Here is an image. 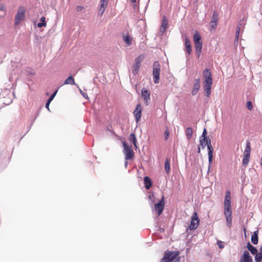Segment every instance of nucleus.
Returning a JSON list of instances; mask_svg holds the SVG:
<instances>
[{"label": "nucleus", "instance_id": "nucleus-34", "mask_svg": "<svg viewBox=\"0 0 262 262\" xmlns=\"http://www.w3.org/2000/svg\"><path fill=\"white\" fill-rule=\"evenodd\" d=\"M240 31H241L240 27H237L236 29V38L235 39V42H237L238 41Z\"/></svg>", "mask_w": 262, "mask_h": 262}, {"label": "nucleus", "instance_id": "nucleus-1", "mask_svg": "<svg viewBox=\"0 0 262 262\" xmlns=\"http://www.w3.org/2000/svg\"><path fill=\"white\" fill-rule=\"evenodd\" d=\"M231 193L228 190L226 192L225 200L224 202V214L226 219L227 226L230 228L232 226V209L231 206Z\"/></svg>", "mask_w": 262, "mask_h": 262}, {"label": "nucleus", "instance_id": "nucleus-44", "mask_svg": "<svg viewBox=\"0 0 262 262\" xmlns=\"http://www.w3.org/2000/svg\"><path fill=\"white\" fill-rule=\"evenodd\" d=\"M4 9H5L4 5L3 4L0 5V11H4Z\"/></svg>", "mask_w": 262, "mask_h": 262}, {"label": "nucleus", "instance_id": "nucleus-47", "mask_svg": "<svg viewBox=\"0 0 262 262\" xmlns=\"http://www.w3.org/2000/svg\"><path fill=\"white\" fill-rule=\"evenodd\" d=\"M132 3H135L136 2V0H130Z\"/></svg>", "mask_w": 262, "mask_h": 262}, {"label": "nucleus", "instance_id": "nucleus-11", "mask_svg": "<svg viewBox=\"0 0 262 262\" xmlns=\"http://www.w3.org/2000/svg\"><path fill=\"white\" fill-rule=\"evenodd\" d=\"M133 113L135 117L136 122L138 123L140 120L142 113V106L140 104H138L137 105Z\"/></svg>", "mask_w": 262, "mask_h": 262}, {"label": "nucleus", "instance_id": "nucleus-7", "mask_svg": "<svg viewBox=\"0 0 262 262\" xmlns=\"http://www.w3.org/2000/svg\"><path fill=\"white\" fill-rule=\"evenodd\" d=\"M160 73V66L158 61H155L153 64V77L154 81L155 83L159 82V75Z\"/></svg>", "mask_w": 262, "mask_h": 262}, {"label": "nucleus", "instance_id": "nucleus-18", "mask_svg": "<svg viewBox=\"0 0 262 262\" xmlns=\"http://www.w3.org/2000/svg\"><path fill=\"white\" fill-rule=\"evenodd\" d=\"M218 16L215 13L213 14L212 19L210 23V27L212 29H215L217 25Z\"/></svg>", "mask_w": 262, "mask_h": 262}, {"label": "nucleus", "instance_id": "nucleus-8", "mask_svg": "<svg viewBox=\"0 0 262 262\" xmlns=\"http://www.w3.org/2000/svg\"><path fill=\"white\" fill-rule=\"evenodd\" d=\"M199 223L200 220L198 217V213L196 212H194L191 217L190 224L189 226V229L190 230L196 229L199 225Z\"/></svg>", "mask_w": 262, "mask_h": 262}, {"label": "nucleus", "instance_id": "nucleus-30", "mask_svg": "<svg viewBox=\"0 0 262 262\" xmlns=\"http://www.w3.org/2000/svg\"><path fill=\"white\" fill-rule=\"evenodd\" d=\"M65 84H75L74 79L71 76H69L64 81Z\"/></svg>", "mask_w": 262, "mask_h": 262}, {"label": "nucleus", "instance_id": "nucleus-14", "mask_svg": "<svg viewBox=\"0 0 262 262\" xmlns=\"http://www.w3.org/2000/svg\"><path fill=\"white\" fill-rule=\"evenodd\" d=\"M212 83L213 82H203V88L205 95L207 97H209L211 94Z\"/></svg>", "mask_w": 262, "mask_h": 262}, {"label": "nucleus", "instance_id": "nucleus-46", "mask_svg": "<svg viewBox=\"0 0 262 262\" xmlns=\"http://www.w3.org/2000/svg\"><path fill=\"white\" fill-rule=\"evenodd\" d=\"M200 151H201L200 147V146H199V147H198V153H200Z\"/></svg>", "mask_w": 262, "mask_h": 262}, {"label": "nucleus", "instance_id": "nucleus-37", "mask_svg": "<svg viewBox=\"0 0 262 262\" xmlns=\"http://www.w3.org/2000/svg\"><path fill=\"white\" fill-rule=\"evenodd\" d=\"M217 245L220 249H223L224 247L223 242L221 241H217Z\"/></svg>", "mask_w": 262, "mask_h": 262}, {"label": "nucleus", "instance_id": "nucleus-32", "mask_svg": "<svg viewBox=\"0 0 262 262\" xmlns=\"http://www.w3.org/2000/svg\"><path fill=\"white\" fill-rule=\"evenodd\" d=\"M129 139L130 141L133 142L135 147L136 148H137V139H136L135 135L134 134H133V133L131 134L130 135V136H129Z\"/></svg>", "mask_w": 262, "mask_h": 262}, {"label": "nucleus", "instance_id": "nucleus-23", "mask_svg": "<svg viewBox=\"0 0 262 262\" xmlns=\"http://www.w3.org/2000/svg\"><path fill=\"white\" fill-rule=\"evenodd\" d=\"M258 231L257 230L255 231L251 236V242L254 245L257 244L258 242Z\"/></svg>", "mask_w": 262, "mask_h": 262}, {"label": "nucleus", "instance_id": "nucleus-26", "mask_svg": "<svg viewBox=\"0 0 262 262\" xmlns=\"http://www.w3.org/2000/svg\"><path fill=\"white\" fill-rule=\"evenodd\" d=\"M259 252L255 255V262H261L262 261V247L259 249Z\"/></svg>", "mask_w": 262, "mask_h": 262}, {"label": "nucleus", "instance_id": "nucleus-36", "mask_svg": "<svg viewBox=\"0 0 262 262\" xmlns=\"http://www.w3.org/2000/svg\"><path fill=\"white\" fill-rule=\"evenodd\" d=\"M169 136V132L168 129L167 128H166V129L165 130V131L164 132L165 140H167L168 139Z\"/></svg>", "mask_w": 262, "mask_h": 262}, {"label": "nucleus", "instance_id": "nucleus-24", "mask_svg": "<svg viewBox=\"0 0 262 262\" xmlns=\"http://www.w3.org/2000/svg\"><path fill=\"white\" fill-rule=\"evenodd\" d=\"M144 182L146 189H148L151 187L152 183L148 177L146 176L144 178Z\"/></svg>", "mask_w": 262, "mask_h": 262}, {"label": "nucleus", "instance_id": "nucleus-4", "mask_svg": "<svg viewBox=\"0 0 262 262\" xmlns=\"http://www.w3.org/2000/svg\"><path fill=\"white\" fill-rule=\"evenodd\" d=\"M25 9L23 7H19L17 10V14L15 17V25H18L23 20L25 19Z\"/></svg>", "mask_w": 262, "mask_h": 262}, {"label": "nucleus", "instance_id": "nucleus-42", "mask_svg": "<svg viewBox=\"0 0 262 262\" xmlns=\"http://www.w3.org/2000/svg\"><path fill=\"white\" fill-rule=\"evenodd\" d=\"M84 9V7L82 6H78L76 7V10L78 12L81 11Z\"/></svg>", "mask_w": 262, "mask_h": 262}, {"label": "nucleus", "instance_id": "nucleus-33", "mask_svg": "<svg viewBox=\"0 0 262 262\" xmlns=\"http://www.w3.org/2000/svg\"><path fill=\"white\" fill-rule=\"evenodd\" d=\"M144 58V56L143 55H139L135 59V63L140 64L141 62H142Z\"/></svg>", "mask_w": 262, "mask_h": 262}, {"label": "nucleus", "instance_id": "nucleus-19", "mask_svg": "<svg viewBox=\"0 0 262 262\" xmlns=\"http://www.w3.org/2000/svg\"><path fill=\"white\" fill-rule=\"evenodd\" d=\"M185 46L186 52L188 54H190L192 51L191 43L189 39L187 37L185 39Z\"/></svg>", "mask_w": 262, "mask_h": 262}, {"label": "nucleus", "instance_id": "nucleus-27", "mask_svg": "<svg viewBox=\"0 0 262 262\" xmlns=\"http://www.w3.org/2000/svg\"><path fill=\"white\" fill-rule=\"evenodd\" d=\"M247 248L252 254H256L257 252L256 248L251 245L250 243H248L247 245Z\"/></svg>", "mask_w": 262, "mask_h": 262}, {"label": "nucleus", "instance_id": "nucleus-31", "mask_svg": "<svg viewBox=\"0 0 262 262\" xmlns=\"http://www.w3.org/2000/svg\"><path fill=\"white\" fill-rule=\"evenodd\" d=\"M41 23H39L37 24V27L38 28H41L42 27H46L47 23L46 21V17L45 16H42L40 18Z\"/></svg>", "mask_w": 262, "mask_h": 262}, {"label": "nucleus", "instance_id": "nucleus-16", "mask_svg": "<svg viewBox=\"0 0 262 262\" xmlns=\"http://www.w3.org/2000/svg\"><path fill=\"white\" fill-rule=\"evenodd\" d=\"M239 261L242 262H253L252 257L250 256L248 251H245L241 257Z\"/></svg>", "mask_w": 262, "mask_h": 262}, {"label": "nucleus", "instance_id": "nucleus-29", "mask_svg": "<svg viewBox=\"0 0 262 262\" xmlns=\"http://www.w3.org/2000/svg\"><path fill=\"white\" fill-rule=\"evenodd\" d=\"M140 64L135 63L133 66L132 73L134 75H136L140 69Z\"/></svg>", "mask_w": 262, "mask_h": 262}, {"label": "nucleus", "instance_id": "nucleus-10", "mask_svg": "<svg viewBox=\"0 0 262 262\" xmlns=\"http://www.w3.org/2000/svg\"><path fill=\"white\" fill-rule=\"evenodd\" d=\"M207 148H208V161H209V167L208 171L209 172L210 170V168L211 167V165L212 164V161L213 158V148L211 144V140H209V143L207 144Z\"/></svg>", "mask_w": 262, "mask_h": 262}, {"label": "nucleus", "instance_id": "nucleus-35", "mask_svg": "<svg viewBox=\"0 0 262 262\" xmlns=\"http://www.w3.org/2000/svg\"><path fill=\"white\" fill-rule=\"evenodd\" d=\"M246 106L247 108L250 111L253 109L252 103L250 101H249L247 102Z\"/></svg>", "mask_w": 262, "mask_h": 262}, {"label": "nucleus", "instance_id": "nucleus-28", "mask_svg": "<svg viewBox=\"0 0 262 262\" xmlns=\"http://www.w3.org/2000/svg\"><path fill=\"white\" fill-rule=\"evenodd\" d=\"M193 134L192 129L191 127H188L186 129V136L188 140H190Z\"/></svg>", "mask_w": 262, "mask_h": 262}, {"label": "nucleus", "instance_id": "nucleus-43", "mask_svg": "<svg viewBox=\"0 0 262 262\" xmlns=\"http://www.w3.org/2000/svg\"><path fill=\"white\" fill-rule=\"evenodd\" d=\"M51 101H49V100H48L47 103H46V107L48 110H49V104L50 103Z\"/></svg>", "mask_w": 262, "mask_h": 262}, {"label": "nucleus", "instance_id": "nucleus-48", "mask_svg": "<svg viewBox=\"0 0 262 262\" xmlns=\"http://www.w3.org/2000/svg\"><path fill=\"white\" fill-rule=\"evenodd\" d=\"M239 262H242V261H239Z\"/></svg>", "mask_w": 262, "mask_h": 262}, {"label": "nucleus", "instance_id": "nucleus-12", "mask_svg": "<svg viewBox=\"0 0 262 262\" xmlns=\"http://www.w3.org/2000/svg\"><path fill=\"white\" fill-rule=\"evenodd\" d=\"M203 82H213L211 71L208 69H206L203 73Z\"/></svg>", "mask_w": 262, "mask_h": 262}, {"label": "nucleus", "instance_id": "nucleus-41", "mask_svg": "<svg viewBox=\"0 0 262 262\" xmlns=\"http://www.w3.org/2000/svg\"><path fill=\"white\" fill-rule=\"evenodd\" d=\"M207 129H206V128H205L203 130L202 135L201 137H202V138L207 137Z\"/></svg>", "mask_w": 262, "mask_h": 262}, {"label": "nucleus", "instance_id": "nucleus-17", "mask_svg": "<svg viewBox=\"0 0 262 262\" xmlns=\"http://www.w3.org/2000/svg\"><path fill=\"white\" fill-rule=\"evenodd\" d=\"M200 88V79H195V82L193 84V88H192V92H191L192 95H195L198 93Z\"/></svg>", "mask_w": 262, "mask_h": 262}, {"label": "nucleus", "instance_id": "nucleus-15", "mask_svg": "<svg viewBox=\"0 0 262 262\" xmlns=\"http://www.w3.org/2000/svg\"><path fill=\"white\" fill-rule=\"evenodd\" d=\"M108 0H100L99 8L98 9V14L102 15L107 6Z\"/></svg>", "mask_w": 262, "mask_h": 262}, {"label": "nucleus", "instance_id": "nucleus-40", "mask_svg": "<svg viewBox=\"0 0 262 262\" xmlns=\"http://www.w3.org/2000/svg\"><path fill=\"white\" fill-rule=\"evenodd\" d=\"M57 92V91H55L53 94L51 96V97H50V98L48 100L50 101H52V100L54 99V97L55 96V95H56V93Z\"/></svg>", "mask_w": 262, "mask_h": 262}, {"label": "nucleus", "instance_id": "nucleus-22", "mask_svg": "<svg viewBox=\"0 0 262 262\" xmlns=\"http://www.w3.org/2000/svg\"><path fill=\"white\" fill-rule=\"evenodd\" d=\"M123 40L128 46H130L132 45L133 38L128 34H126L123 35Z\"/></svg>", "mask_w": 262, "mask_h": 262}, {"label": "nucleus", "instance_id": "nucleus-25", "mask_svg": "<svg viewBox=\"0 0 262 262\" xmlns=\"http://www.w3.org/2000/svg\"><path fill=\"white\" fill-rule=\"evenodd\" d=\"M170 160L169 158H166L165 162V169L167 174H169L170 170Z\"/></svg>", "mask_w": 262, "mask_h": 262}, {"label": "nucleus", "instance_id": "nucleus-45", "mask_svg": "<svg viewBox=\"0 0 262 262\" xmlns=\"http://www.w3.org/2000/svg\"><path fill=\"white\" fill-rule=\"evenodd\" d=\"M174 262H180V258L179 257L178 258L176 259Z\"/></svg>", "mask_w": 262, "mask_h": 262}, {"label": "nucleus", "instance_id": "nucleus-13", "mask_svg": "<svg viewBox=\"0 0 262 262\" xmlns=\"http://www.w3.org/2000/svg\"><path fill=\"white\" fill-rule=\"evenodd\" d=\"M141 96L143 98L146 105H148L150 100L149 92L145 88H143L141 91Z\"/></svg>", "mask_w": 262, "mask_h": 262}, {"label": "nucleus", "instance_id": "nucleus-5", "mask_svg": "<svg viewBox=\"0 0 262 262\" xmlns=\"http://www.w3.org/2000/svg\"><path fill=\"white\" fill-rule=\"evenodd\" d=\"M124 148L123 153L125 155V159L127 160H130L134 156V152L131 146L127 145L125 142L123 143Z\"/></svg>", "mask_w": 262, "mask_h": 262}, {"label": "nucleus", "instance_id": "nucleus-2", "mask_svg": "<svg viewBox=\"0 0 262 262\" xmlns=\"http://www.w3.org/2000/svg\"><path fill=\"white\" fill-rule=\"evenodd\" d=\"M193 40L196 56L199 58L201 54L203 43L201 41V35L198 31H196L193 35Z\"/></svg>", "mask_w": 262, "mask_h": 262}, {"label": "nucleus", "instance_id": "nucleus-6", "mask_svg": "<svg viewBox=\"0 0 262 262\" xmlns=\"http://www.w3.org/2000/svg\"><path fill=\"white\" fill-rule=\"evenodd\" d=\"M251 154V144L249 142H247L246 143V149L244 152V157L243 159V164L244 166L247 165L248 164Z\"/></svg>", "mask_w": 262, "mask_h": 262}, {"label": "nucleus", "instance_id": "nucleus-9", "mask_svg": "<svg viewBox=\"0 0 262 262\" xmlns=\"http://www.w3.org/2000/svg\"><path fill=\"white\" fill-rule=\"evenodd\" d=\"M164 206H165L164 196L163 195L162 196L161 201L159 203L155 204V210L157 212L158 215H160L163 212V210L164 208Z\"/></svg>", "mask_w": 262, "mask_h": 262}, {"label": "nucleus", "instance_id": "nucleus-3", "mask_svg": "<svg viewBox=\"0 0 262 262\" xmlns=\"http://www.w3.org/2000/svg\"><path fill=\"white\" fill-rule=\"evenodd\" d=\"M180 255V252L178 251H171L167 250L165 252L163 258L161 259V262H172L175 260Z\"/></svg>", "mask_w": 262, "mask_h": 262}, {"label": "nucleus", "instance_id": "nucleus-38", "mask_svg": "<svg viewBox=\"0 0 262 262\" xmlns=\"http://www.w3.org/2000/svg\"><path fill=\"white\" fill-rule=\"evenodd\" d=\"M57 92V91H55L53 94L51 96V97H50V98L48 100L50 101H52V100L54 99V97L55 96V95H56V93Z\"/></svg>", "mask_w": 262, "mask_h": 262}, {"label": "nucleus", "instance_id": "nucleus-21", "mask_svg": "<svg viewBox=\"0 0 262 262\" xmlns=\"http://www.w3.org/2000/svg\"><path fill=\"white\" fill-rule=\"evenodd\" d=\"M209 140H210V139L208 137H200V145L203 148H204L207 144L209 143Z\"/></svg>", "mask_w": 262, "mask_h": 262}, {"label": "nucleus", "instance_id": "nucleus-20", "mask_svg": "<svg viewBox=\"0 0 262 262\" xmlns=\"http://www.w3.org/2000/svg\"><path fill=\"white\" fill-rule=\"evenodd\" d=\"M167 26H168V20H167L166 16H164L163 18L162 23V25L161 26L160 31L162 33H164L166 31V30L167 28Z\"/></svg>", "mask_w": 262, "mask_h": 262}, {"label": "nucleus", "instance_id": "nucleus-39", "mask_svg": "<svg viewBox=\"0 0 262 262\" xmlns=\"http://www.w3.org/2000/svg\"><path fill=\"white\" fill-rule=\"evenodd\" d=\"M57 92V91H55L53 94L51 96V97H50V98L48 100L50 101H52V100L54 99V97L55 96V95H56V93Z\"/></svg>", "mask_w": 262, "mask_h": 262}]
</instances>
